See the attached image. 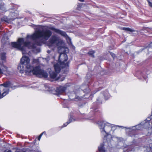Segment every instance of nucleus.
<instances>
[{
  "instance_id": "nucleus-1",
  "label": "nucleus",
  "mask_w": 152,
  "mask_h": 152,
  "mask_svg": "<svg viewBox=\"0 0 152 152\" xmlns=\"http://www.w3.org/2000/svg\"><path fill=\"white\" fill-rule=\"evenodd\" d=\"M52 34L51 31L48 29H37L32 34L27 35L26 40L23 38H19L17 42H12L11 45L12 47L21 51L23 55L26 53V47L34 49L37 46H41L44 43L45 40L49 39ZM30 62L29 57L23 55L20 60V64L18 66V69L20 73L25 72L28 75L32 74L39 77H48V74L45 71L41 69L39 66L34 67L30 64Z\"/></svg>"
},
{
  "instance_id": "nucleus-2",
  "label": "nucleus",
  "mask_w": 152,
  "mask_h": 152,
  "mask_svg": "<svg viewBox=\"0 0 152 152\" xmlns=\"http://www.w3.org/2000/svg\"><path fill=\"white\" fill-rule=\"evenodd\" d=\"M127 129H129L131 132H134L138 130H141L144 128L145 129H148L149 130L148 135H150L152 134V115L147 117L144 121L142 122L140 124L134 126L125 127Z\"/></svg>"
},
{
  "instance_id": "nucleus-3",
  "label": "nucleus",
  "mask_w": 152,
  "mask_h": 152,
  "mask_svg": "<svg viewBox=\"0 0 152 152\" xmlns=\"http://www.w3.org/2000/svg\"><path fill=\"white\" fill-rule=\"evenodd\" d=\"M98 124L101 136L104 140H106L107 142V136L110 134L111 131L113 132L114 131L116 126L105 121L100 122Z\"/></svg>"
},
{
  "instance_id": "nucleus-4",
  "label": "nucleus",
  "mask_w": 152,
  "mask_h": 152,
  "mask_svg": "<svg viewBox=\"0 0 152 152\" xmlns=\"http://www.w3.org/2000/svg\"><path fill=\"white\" fill-rule=\"evenodd\" d=\"M61 56H63L64 57V59L61 63L58 62L57 63L54 64V68L55 71L57 73H59L61 68L62 69H67L69 66V63L66 62L68 58L67 55L65 53H61L59 56L58 60L60 61V57Z\"/></svg>"
},
{
  "instance_id": "nucleus-5",
  "label": "nucleus",
  "mask_w": 152,
  "mask_h": 152,
  "mask_svg": "<svg viewBox=\"0 0 152 152\" xmlns=\"http://www.w3.org/2000/svg\"><path fill=\"white\" fill-rule=\"evenodd\" d=\"M63 43V41L60 40L56 35H53L48 41L47 45L49 48L53 50L56 46H59V44Z\"/></svg>"
},
{
  "instance_id": "nucleus-6",
  "label": "nucleus",
  "mask_w": 152,
  "mask_h": 152,
  "mask_svg": "<svg viewBox=\"0 0 152 152\" xmlns=\"http://www.w3.org/2000/svg\"><path fill=\"white\" fill-rule=\"evenodd\" d=\"M12 8H10L8 11L9 13L8 17L11 18H12V21L14 19L18 18V13L17 9V5L12 3L10 4Z\"/></svg>"
},
{
  "instance_id": "nucleus-7",
  "label": "nucleus",
  "mask_w": 152,
  "mask_h": 152,
  "mask_svg": "<svg viewBox=\"0 0 152 152\" xmlns=\"http://www.w3.org/2000/svg\"><path fill=\"white\" fill-rule=\"evenodd\" d=\"M6 53H2L0 54V65L1 67L0 68V74L5 72H7V67L3 65V63L6 62Z\"/></svg>"
},
{
  "instance_id": "nucleus-8",
  "label": "nucleus",
  "mask_w": 152,
  "mask_h": 152,
  "mask_svg": "<svg viewBox=\"0 0 152 152\" xmlns=\"http://www.w3.org/2000/svg\"><path fill=\"white\" fill-rule=\"evenodd\" d=\"M48 28L50 30L53 31L54 32L56 33L59 34L65 37L69 44L70 45L71 44L72 42L71 38L68 36L65 32L61 31L58 29L56 28L53 27H50Z\"/></svg>"
},
{
  "instance_id": "nucleus-9",
  "label": "nucleus",
  "mask_w": 152,
  "mask_h": 152,
  "mask_svg": "<svg viewBox=\"0 0 152 152\" xmlns=\"http://www.w3.org/2000/svg\"><path fill=\"white\" fill-rule=\"evenodd\" d=\"M80 89H78L76 90L75 92H72L68 94V96L69 99L74 102H78L82 99V97L78 96L77 94L80 91Z\"/></svg>"
},
{
  "instance_id": "nucleus-10",
  "label": "nucleus",
  "mask_w": 152,
  "mask_h": 152,
  "mask_svg": "<svg viewBox=\"0 0 152 152\" xmlns=\"http://www.w3.org/2000/svg\"><path fill=\"white\" fill-rule=\"evenodd\" d=\"M69 86V83H67L64 86H60L59 87L57 88L56 90V94L58 95L64 93L67 88Z\"/></svg>"
},
{
  "instance_id": "nucleus-11",
  "label": "nucleus",
  "mask_w": 152,
  "mask_h": 152,
  "mask_svg": "<svg viewBox=\"0 0 152 152\" xmlns=\"http://www.w3.org/2000/svg\"><path fill=\"white\" fill-rule=\"evenodd\" d=\"M1 89L3 90L4 92L8 90V93L9 91V89L7 88H8L11 87L12 88H13V87L11 86V83L9 82L4 83L3 84H1Z\"/></svg>"
},
{
  "instance_id": "nucleus-12",
  "label": "nucleus",
  "mask_w": 152,
  "mask_h": 152,
  "mask_svg": "<svg viewBox=\"0 0 152 152\" xmlns=\"http://www.w3.org/2000/svg\"><path fill=\"white\" fill-rule=\"evenodd\" d=\"M12 18H11L8 16L7 17L6 16H4L3 17L1 18V21H0V28L1 27V22H5L7 23H10L12 21Z\"/></svg>"
},
{
  "instance_id": "nucleus-13",
  "label": "nucleus",
  "mask_w": 152,
  "mask_h": 152,
  "mask_svg": "<svg viewBox=\"0 0 152 152\" xmlns=\"http://www.w3.org/2000/svg\"><path fill=\"white\" fill-rule=\"evenodd\" d=\"M3 1L4 0H0V10L3 11L2 12H0V17L1 16L4 12L7 11L4 7L5 4Z\"/></svg>"
},
{
  "instance_id": "nucleus-14",
  "label": "nucleus",
  "mask_w": 152,
  "mask_h": 152,
  "mask_svg": "<svg viewBox=\"0 0 152 152\" xmlns=\"http://www.w3.org/2000/svg\"><path fill=\"white\" fill-rule=\"evenodd\" d=\"M80 88L81 90L84 92L88 93L90 91V89L86 85H83Z\"/></svg>"
},
{
  "instance_id": "nucleus-15",
  "label": "nucleus",
  "mask_w": 152,
  "mask_h": 152,
  "mask_svg": "<svg viewBox=\"0 0 152 152\" xmlns=\"http://www.w3.org/2000/svg\"><path fill=\"white\" fill-rule=\"evenodd\" d=\"M75 120L73 118L72 116H70L69 120L67 121L66 123L64 124L62 126V128L66 127L70 122L75 121Z\"/></svg>"
},
{
  "instance_id": "nucleus-16",
  "label": "nucleus",
  "mask_w": 152,
  "mask_h": 152,
  "mask_svg": "<svg viewBox=\"0 0 152 152\" xmlns=\"http://www.w3.org/2000/svg\"><path fill=\"white\" fill-rule=\"evenodd\" d=\"M104 96V98L105 99H108L110 98V96L107 90H106L105 91H104L102 94Z\"/></svg>"
},
{
  "instance_id": "nucleus-17",
  "label": "nucleus",
  "mask_w": 152,
  "mask_h": 152,
  "mask_svg": "<svg viewBox=\"0 0 152 152\" xmlns=\"http://www.w3.org/2000/svg\"><path fill=\"white\" fill-rule=\"evenodd\" d=\"M104 144L101 143L98 147V150L100 152H105V150L104 147Z\"/></svg>"
},
{
  "instance_id": "nucleus-18",
  "label": "nucleus",
  "mask_w": 152,
  "mask_h": 152,
  "mask_svg": "<svg viewBox=\"0 0 152 152\" xmlns=\"http://www.w3.org/2000/svg\"><path fill=\"white\" fill-rule=\"evenodd\" d=\"M58 73L53 72H50V78L52 79H54L56 78Z\"/></svg>"
},
{
  "instance_id": "nucleus-19",
  "label": "nucleus",
  "mask_w": 152,
  "mask_h": 152,
  "mask_svg": "<svg viewBox=\"0 0 152 152\" xmlns=\"http://www.w3.org/2000/svg\"><path fill=\"white\" fill-rule=\"evenodd\" d=\"M46 91H51L52 90V88L50 87L48 84H45L44 86Z\"/></svg>"
},
{
  "instance_id": "nucleus-20",
  "label": "nucleus",
  "mask_w": 152,
  "mask_h": 152,
  "mask_svg": "<svg viewBox=\"0 0 152 152\" xmlns=\"http://www.w3.org/2000/svg\"><path fill=\"white\" fill-rule=\"evenodd\" d=\"M122 29L127 31H130L131 32H133L135 31V30L129 28L124 27Z\"/></svg>"
},
{
  "instance_id": "nucleus-21",
  "label": "nucleus",
  "mask_w": 152,
  "mask_h": 152,
  "mask_svg": "<svg viewBox=\"0 0 152 152\" xmlns=\"http://www.w3.org/2000/svg\"><path fill=\"white\" fill-rule=\"evenodd\" d=\"M39 63V59H33L32 61V64L37 65Z\"/></svg>"
},
{
  "instance_id": "nucleus-22",
  "label": "nucleus",
  "mask_w": 152,
  "mask_h": 152,
  "mask_svg": "<svg viewBox=\"0 0 152 152\" xmlns=\"http://www.w3.org/2000/svg\"><path fill=\"white\" fill-rule=\"evenodd\" d=\"M95 53V52L94 51L91 50L89 51V52L88 53V54L90 56H91L93 57H94V54Z\"/></svg>"
},
{
  "instance_id": "nucleus-23",
  "label": "nucleus",
  "mask_w": 152,
  "mask_h": 152,
  "mask_svg": "<svg viewBox=\"0 0 152 152\" xmlns=\"http://www.w3.org/2000/svg\"><path fill=\"white\" fill-rule=\"evenodd\" d=\"M140 74V75L142 76L145 79H146V77H147L146 76H143V73H141L140 72H137V74L138 75V74Z\"/></svg>"
},
{
  "instance_id": "nucleus-24",
  "label": "nucleus",
  "mask_w": 152,
  "mask_h": 152,
  "mask_svg": "<svg viewBox=\"0 0 152 152\" xmlns=\"http://www.w3.org/2000/svg\"><path fill=\"white\" fill-rule=\"evenodd\" d=\"M144 152H152V149L150 147L148 148Z\"/></svg>"
},
{
  "instance_id": "nucleus-25",
  "label": "nucleus",
  "mask_w": 152,
  "mask_h": 152,
  "mask_svg": "<svg viewBox=\"0 0 152 152\" xmlns=\"http://www.w3.org/2000/svg\"><path fill=\"white\" fill-rule=\"evenodd\" d=\"M6 39L7 40H8V37L7 36V35L6 34H4V35L3 39Z\"/></svg>"
},
{
  "instance_id": "nucleus-26",
  "label": "nucleus",
  "mask_w": 152,
  "mask_h": 152,
  "mask_svg": "<svg viewBox=\"0 0 152 152\" xmlns=\"http://www.w3.org/2000/svg\"><path fill=\"white\" fill-rule=\"evenodd\" d=\"M152 46V42L151 43L149 44L148 45V46L146 47L145 49L148 50V48H151Z\"/></svg>"
},
{
  "instance_id": "nucleus-27",
  "label": "nucleus",
  "mask_w": 152,
  "mask_h": 152,
  "mask_svg": "<svg viewBox=\"0 0 152 152\" xmlns=\"http://www.w3.org/2000/svg\"><path fill=\"white\" fill-rule=\"evenodd\" d=\"M99 98L97 99V102H95L94 103V104H96L97 103H101L102 102L101 101H100V100L99 101Z\"/></svg>"
},
{
  "instance_id": "nucleus-28",
  "label": "nucleus",
  "mask_w": 152,
  "mask_h": 152,
  "mask_svg": "<svg viewBox=\"0 0 152 152\" xmlns=\"http://www.w3.org/2000/svg\"><path fill=\"white\" fill-rule=\"evenodd\" d=\"M148 2L149 6L152 8V3L150 1H148Z\"/></svg>"
},
{
  "instance_id": "nucleus-29",
  "label": "nucleus",
  "mask_w": 152,
  "mask_h": 152,
  "mask_svg": "<svg viewBox=\"0 0 152 152\" xmlns=\"http://www.w3.org/2000/svg\"><path fill=\"white\" fill-rule=\"evenodd\" d=\"M65 79V77H63L61 79H60V78H58L57 79V80H59L60 81H62L64 80Z\"/></svg>"
},
{
  "instance_id": "nucleus-30",
  "label": "nucleus",
  "mask_w": 152,
  "mask_h": 152,
  "mask_svg": "<svg viewBox=\"0 0 152 152\" xmlns=\"http://www.w3.org/2000/svg\"><path fill=\"white\" fill-rule=\"evenodd\" d=\"M43 134H45L46 135V134L45 132H42V133L41 134L39 135V136H40V137H42V135Z\"/></svg>"
},
{
  "instance_id": "nucleus-31",
  "label": "nucleus",
  "mask_w": 152,
  "mask_h": 152,
  "mask_svg": "<svg viewBox=\"0 0 152 152\" xmlns=\"http://www.w3.org/2000/svg\"><path fill=\"white\" fill-rule=\"evenodd\" d=\"M110 54L113 58L115 57V55L113 53H110Z\"/></svg>"
},
{
  "instance_id": "nucleus-32",
  "label": "nucleus",
  "mask_w": 152,
  "mask_h": 152,
  "mask_svg": "<svg viewBox=\"0 0 152 152\" xmlns=\"http://www.w3.org/2000/svg\"><path fill=\"white\" fill-rule=\"evenodd\" d=\"M93 110L94 111V112H96L97 111V109H95L94 108H93Z\"/></svg>"
},
{
  "instance_id": "nucleus-33",
  "label": "nucleus",
  "mask_w": 152,
  "mask_h": 152,
  "mask_svg": "<svg viewBox=\"0 0 152 152\" xmlns=\"http://www.w3.org/2000/svg\"><path fill=\"white\" fill-rule=\"evenodd\" d=\"M47 52L48 53H51V51L50 50H48L47 51Z\"/></svg>"
},
{
  "instance_id": "nucleus-34",
  "label": "nucleus",
  "mask_w": 152,
  "mask_h": 152,
  "mask_svg": "<svg viewBox=\"0 0 152 152\" xmlns=\"http://www.w3.org/2000/svg\"><path fill=\"white\" fill-rule=\"evenodd\" d=\"M41 137H40V136H39L38 137V140H39V141L40 140V139L41 138Z\"/></svg>"
},
{
  "instance_id": "nucleus-35",
  "label": "nucleus",
  "mask_w": 152,
  "mask_h": 152,
  "mask_svg": "<svg viewBox=\"0 0 152 152\" xmlns=\"http://www.w3.org/2000/svg\"><path fill=\"white\" fill-rule=\"evenodd\" d=\"M98 82H96L95 83V84L94 85V86H96V85L97 84V83H98Z\"/></svg>"
},
{
  "instance_id": "nucleus-36",
  "label": "nucleus",
  "mask_w": 152,
  "mask_h": 152,
  "mask_svg": "<svg viewBox=\"0 0 152 152\" xmlns=\"http://www.w3.org/2000/svg\"><path fill=\"white\" fill-rule=\"evenodd\" d=\"M78 0L81 2H83L84 1V0Z\"/></svg>"
},
{
  "instance_id": "nucleus-37",
  "label": "nucleus",
  "mask_w": 152,
  "mask_h": 152,
  "mask_svg": "<svg viewBox=\"0 0 152 152\" xmlns=\"http://www.w3.org/2000/svg\"><path fill=\"white\" fill-rule=\"evenodd\" d=\"M6 152H12L10 150H9Z\"/></svg>"
},
{
  "instance_id": "nucleus-38",
  "label": "nucleus",
  "mask_w": 152,
  "mask_h": 152,
  "mask_svg": "<svg viewBox=\"0 0 152 152\" xmlns=\"http://www.w3.org/2000/svg\"><path fill=\"white\" fill-rule=\"evenodd\" d=\"M32 26H33L34 27H36V26L35 25H32Z\"/></svg>"
},
{
  "instance_id": "nucleus-39",
  "label": "nucleus",
  "mask_w": 152,
  "mask_h": 152,
  "mask_svg": "<svg viewBox=\"0 0 152 152\" xmlns=\"http://www.w3.org/2000/svg\"><path fill=\"white\" fill-rule=\"evenodd\" d=\"M151 53H152V52H151L149 53L148 54H151Z\"/></svg>"
},
{
  "instance_id": "nucleus-40",
  "label": "nucleus",
  "mask_w": 152,
  "mask_h": 152,
  "mask_svg": "<svg viewBox=\"0 0 152 152\" xmlns=\"http://www.w3.org/2000/svg\"><path fill=\"white\" fill-rule=\"evenodd\" d=\"M47 59L48 60H49V58H48V56L47 57Z\"/></svg>"
},
{
  "instance_id": "nucleus-41",
  "label": "nucleus",
  "mask_w": 152,
  "mask_h": 152,
  "mask_svg": "<svg viewBox=\"0 0 152 152\" xmlns=\"http://www.w3.org/2000/svg\"><path fill=\"white\" fill-rule=\"evenodd\" d=\"M0 89H1V84L0 85Z\"/></svg>"
},
{
  "instance_id": "nucleus-42",
  "label": "nucleus",
  "mask_w": 152,
  "mask_h": 152,
  "mask_svg": "<svg viewBox=\"0 0 152 152\" xmlns=\"http://www.w3.org/2000/svg\"><path fill=\"white\" fill-rule=\"evenodd\" d=\"M14 87H15V88H16V87H17L16 86H14Z\"/></svg>"
},
{
  "instance_id": "nucleus-43",
  "label": "nucleus",
  "mask_w": 152,
  "mask_h": 152,
  "mask_svg": "<svg viewBox=\"0 0 152 152\" xmlns=\"http://www.w3.org/2000/svg\"><path fill=\"white\" fill-rule=\"evenodd\" d=\"M88 119H91V118H88Z\"/></svg>"
},
{
  "instance_id": "nucleus-44",
  "label": "nucleus",
  "mask_w": 152,
  "mask_h": 152,
  "mask_svg": "<svg viewBox=\"0 0 152 152\" xmlns=\"http://www.w3.org/2000/svg\"><path fill=\"white\" fill-rule=\"evenodd\" d=\"M31 152H34L33 151H31Z\"/></svg>"
},
{
  "instance_id": "nucleus-45",
  "label": "nucleus",
  "mask_w": 152,
  "mask_h": 152,
  "mask_svg": "<svg viewBox=\"0 0 152 152\" xmlns=\"http://www.w3.org/2000/svg\"><path fill=\"white\" fill-rule=\"evenodd\" d=\"M147 1H149V0H147Z\"/></svg>"
},
{
  "instance_id": "nucleus-46",
  "label": "nucleus",
  "mask_w": 152,
  "mask_h": 152,
  "mask_svg": "<svg viewBox=\"0 0 152 152\" xmlns=\"http://www.w3.org/2000/svg\"><path fill=\"white\" fill-rule=\"evenodd\" d=\"M151 57H152V56H151Z\"/></svg>"
}]
</instances>
